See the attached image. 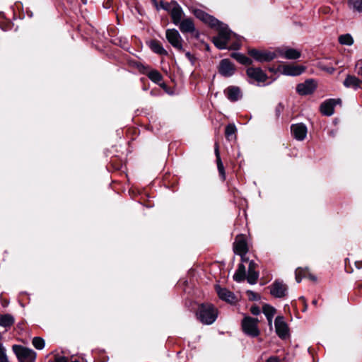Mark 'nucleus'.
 Masks as SVG:
<instances>
[{"label":"nucleus","mask_w":362,"mask_h":362,"mask_svg":"<svg viewBox=\"0 0 362 362\" xmlns=\"http://www.w3.org/2000/svg\"><path fill=\"white\" fill-rule=\"evenodd\" d=\"M197 315L200 322L204 325H211L218 317V310L212 304H202Z\"/></svg>","instance_id":"1"},{"label":"nucleus","mask_w":362,"mask_h":362,"mask_svg":"<svg viewBox=\"0 0 362 362\" xmlns=\"http://www.w3.org/2000/svg\"><path fill=\"white\" fill-rule=\"evenodd\" d=\"M217 26H218V34L212 38V42L219 49H227L232 35H235V34L231 32L227 25L221 23Z\"/></svg>","instance_id":"2"},{"label":"nucleus","mask_w":362,"mask_h":362,"mask_svg":"<svg viewBox=\"0 0 362 362\" xmlns=\"http://www.w3.org/2000/svg\"><path fill=\"white\" fill-rule=\"evenodd\" d=\"M12 349L19 362H35L36 353L33 350L17 344L13 345Z\"/></svg>","instance_id":"3"},{"label":"nucleus","mask_w":362,"mask_h":362,"mask_svg":"<svg viewBox=\"0 0 362 362\" xmlns=\"http://www.w3.org/2000/svg\"><path fill=\"white\" fill-rule=\"evenodd\" d=\"M248 54L258 62H268L277 57L276 50L269 51L265 49H250Z\"/></svg>","instance_id":"4"},{"label":"nucleus","mask_w":362,"mask_h":362,"mask_svg":"<svg viewBox=\"0 0 362 362\" xmlns=\"http://www.w3.org/2000/svg\"><path fill=\"white\" fill-rule=\"evenodd\" d=\"M257 323L258 320L257 318L245 317L242 321L243 331L252 337H257L259 334Z\"/></svg>","instance_id":"5"},{"label":"nucleus","mask_w":362,"mask_h":362,"mask_svg":"<svg viewBox=\"0 0 362 362\" xmlns=\"http://www.w3.org/2000/svg\"><path fill=\"white\" fill-rule=\"evenodd\" d=\"M165 37L168 42L177 50L183 52V42L180 33L175 28L167 29L165 31Z\"/></svg>","instance_id":"6"},{"label":"nucleus","mask_w":362,"mask_h":362,"mask_svg":"<svg viewBox=\"0 0 362 362\" xmlns=\"http://www.w3.org/2000/svg\"><path fill=\"white\" fill-rule=\"evenodd\" d=\"M317 88V83L313 79H307L303 83H300L296 86V92L300 95H307L312 94Z\"/></svg>","instance_id":"7"},{"label":"nucleus","mask_w":362,"mask_h":362,"mask_svg":"<svg viewBox=\"0 0 362 362\" xmlns=\"http://www.w3.org/2000/svg\"><path fill=\"white\" fill-rule=\"evenodd\" d=\"M246 73L250 78V83L253 81L258 83H264L267 79V74L260 68L249 67L247 69Z\"/></svg>","instance_id":"8"},{"label":"nucleus","mask_w":362,"mask_h":362,"mask_svg":"<svg viewBox=\"0 0 362 362\" xmlns=\"http://www.w3.org/2000/svg\"><path fill=\"white\" fill-rule=\"evenodd\" d=\"M270 293L275 298H284L286 296L288 286L282 281L276 280L269 286Z\"/></svg>","instance_id":"9"},{"label":"nucleus","mask_w":362,"mask_h":362,"mask_svg":"<svg viewBox=\"0 0 362 362\" xmlns=\"http://www.w3.org/2000/svg\"><path fill=\"white\" fill-rule=\"evenodd\" d=\"M234 64L228 59H222L220 62L218 71L224 77H230L235 73Z\"/></svg>","instance_id":"10"},{"label":"nucleus","mask_w":362,"mask_h":362,"mask_svg":"<svg viewBox=\"0 0 362 362\" xmlns=\"http://www.w3.org/2000/svg\"><path fill=\"white\" fill-rule=\"evenodd\" d=\"M341 99H329L323 102L320 105V111L322 115L331 116L334 113V108L337 104H341Z\"/></svg>","instance_id":"11"},{"label":"nucleus","mask_w":362,"mask_h":362,"mask_svg":"<svg viewBox=\"0 0 362 362\" xmlns=\"http://www.w3.org/2000/svg\"><path fill=\"white\" fill-rule=\"evenodd\" d=\"M234 252L243 258L248 251L247 242L243 235H238L233 246Z\"/></svg>","instance_id":"12"},{"label":"nucleus","mask_w":362,"mask_h":362,"mask_svg":"<svg viewBox=\"0 0 362 362\" xmlns=\"http://www.w3.org/2000/svg\"><path fill=\"white\" fill-rule=\"evenodd\" d=\"M291 130L293 137L298 141L304 140L308 132L307 127L303 123L292 124Z\"/></svg>","instance_id":"13"},{"label":"nucleus","mask_w":362,"mask_h":362,"mask_svg":"<svg viewBox=\"0 0 362 362\" xmlns=\"http://www.w3.org/2000/svg\"><path fill=\"white\" fill-rule=\"evenodd\" d=\"M194 15L197 18L209 24L211 27H216L220 24V22L216 18H215L212 16L209 15L208 13H205L202 10H195Z\"/></svg>","instance_id":"14"},{"label":"nucleus","mask_w":362,"mask_h":362,"mask_svg":"<svg viewBox=\"0 0 362 362\" xmlns=\"http://www.w3.org/2000/svg\"><path fill=\"white\" fill-rule=\"evenodd\" d=\"M276 332L277 335L282 339H284L288 335V327L281 316H277L274 322Z\"/></svg>","instance_id":"15"},{"label":"nucleus","mask_w":362,"mask_h":362,"mask_svg":"<svg viewBox=\"0 0 362 362\" xmlns=\"http://www.w3.org/2000/svg\"><path fill=\"white\" fill-rule=\"evenodd\" d=\"M216 292L218 297L228 303H233L235 302V296L234 293L226 288H221L219 286H216Z\"/></svg>","instance_id":"16"},{"label":"nucleus","mask_w":362,"mask_h":362,"mask_svg":"<svg viewBox=\"0 0 362 362\" xmlns=\"http://www.w3.org/2000/svg\"><path fill=\"white\" fill-rule=\"evenodd\" d=\"M305 70V67L301 65H286L283 67V74L286 76H299Z\"/></svg>","instance_id":"17"},{"label":"nucleus","mask_w":362,"mask_h":362,"mask_svg":"<svg viewBox=\"0 0 362 362\" xmlns=\"http://www.w3.org/2000/svg\"><path fill=\"white\" fill-rule=\"evenodd\" d=\"M257 264L251 260L249 263L247 280L250 284H255L259 278V272L256 271Z\"/></svg>","instance_id":"18"},{"label":"nucleus","mask_w":362,"mask_h":362,"mask_svg":"<svg viewBox=\"0 0 362 362\" xmlns=\"http://www.w3.org/2000/svg\"><path fill=\"white\" fill-rule=\"evenodd\" d=\"M276 53L277 56L279 55L287 59H296L300 57V52L293 48L286 49H276Z\"/></svg>","instance_id":"19"},{"label":"nucleus","mask_w":362,"mask_h":362,"mask_svg":"<svg viewBox=\"0 0 362 362\" xmlns=\"http://www.w3.org/2000/svg\"><path fill=\"white\" fill-rule=\"evenodd\" d=\"M178 25L182 33H193L196 31L193 21L189 18L182 20Z\"/></svg>","instance_id":"20"},{"label":"nucleus","mask_w":362,"mask_h":362,"mask_svg":"<svg viewBox=\"0 0 362 362\" xmlns=\"http://www.w3.org/2000/svg\"><path fill=\"white\" fill-rule=\"evenodd\" d=\"M225 93L228 99L232 102L238 100L242 95L240 89L237 86H230L226 90Z\"/></svg>","instance_id":"21"},{"label":"nucleus","mask_w":362,"mask_h":362,"mask_svg":"<svg viewBox=\"0 0 362 362\" xmlns=\"http://www.w3.org/2000/svg\"><path fill=\"white\" fill-rule=\"evenodd\" d=\"M15 322L14 317L11 314H0V327L7 331Z\"/></svg>","instance_id":"22"},{"label":"nucleus","mask_w":362,"mask_h":362,"mask_svg":"<svg viewBox=\"0 0 362 362\" xmlns=\"http://www.w3.org/2000/svg\"><path fill=\"white\" fill-rule=\"evenodd\" d=\"M170 14L173 23L175 25H178V24L182 21V15H183V11H182L181 6L178 4H177Z\"/></svg>","instance_id":"23"},{"label":"nucleus","mask_w":362,"mask_h":362,"mask_svg":"<svg viewBox=\"0 0 362 362\" xmlns=\"http://www.w3.org/2000/svg\"><path fill=\"white\" fill-rule=\"evenodd\" d=\"M361 83V81L355 76L348 75L344 81V86L346 88H352L355 90L358 89Z\"/></svg>","instance_id":"24"},{"label":"nucleus","mask_w":362,"mask_h":362,"mask_svg":"<svg viewBox=\"0 0 362 362\" xmlns=\"http://www.w3.org/2000/svg\"><path fill=\"white\" fill-rule=\"evenodd\" d=\"M151 49L160 55L168 56V51L163 47L162 44L158 40H151L149 44Z\"/></svg>","instance_id":"25"},{"label":"nucleus","mask_w":362,"mask_h":362,"mask_svg":"<svg viewBox=\"0 0 362 362\" xmlns=\"http://www.w3.org/2000/svg\"><path fill=\"white\" fill-rule=\"evenodd\" d=\"M245 277L246 269L245 265L241 263L238 265V268L233 276V279L237 282H240L245 280Z\"/></svg>","instance_id":"26"},{"label":"nucleus","mask_w":362,"mask_h":362,"mask_svg":"<svg viewBox=\"0 0 362 362\" xmlns=\"http://www.w3.org/2000/svg\"><path fill=\"white\" fill-rule=\"evenodd\" d=\"M230 56L243 65H250L252 63V60L250 58L239 52H233Z\"/></svg>","instance_id":"27"},{"label":"nucleus","mask_w":362,"mask_h":362,"mask_svg":"<svg viewBox=\"0 0 362 362\" xmlns=\"http://www.w3.org/2000/svg\"><path fill=\"white\" fill-rule=\"evenodd\" d=\"M347 4L353 11L362 13V0H348Z\"/></svg>","instance_id":"28"},{"label":"nucleus","mask_w":362,"mask_h":362,"mask_svg":"<svg viewBox=\"0 0 362 362\" xmlns=\"http://www.w3.org/2000/svg\"><path fill=\"white\" fill-rule=\"evenodd\" d=\"M237 131V128L234 124H229L226 126L225 129V135L228 140L232 139L233 137H235V134Z\"/></svg>","instance_id":"29"},{"label":"nucleus","mask_w":362,"mask_h":362,"mask_svg":"<svg viewBox=\"0 0 362 362\" xmlns=\"http://www.w3.org/2000/svg\"><path fill=\"white\" fill-rule=\"evenodd\" d=\"M339 42L341 45L351 46L354 44V39L350 34H344L339 37Z\"/></svg>","instance_id":"30"},{"label":"nucleus","mask_w":362,"mask_h":362,"mask_svg":"<svg viewBox=\"0 0 362 362\" xmlns=\"http://www.w3.org/2000/svg\"><path fill=\"white\" fill-rule=\"evenodd\" d=\"M262 311L267 318L274 317L276 313L275 308L268 304L263 306Z\"/></svg>","instance_id":"31"},{"label":"nucleus","mask_w":362,"mask_h":362,"mask_svg":"<svg viewBox=\"0 0 362 362\" xmlns=\"http://www.w3.org/2000/svg\"><path fill=\"white\" fill-rule=\"evenodd\" d=\"M148 77L156 83H158L162 80V75L156 70L149 71Z\"/></svg>","instance_id":"32"},{"label":"nucleus","mask_w":362,"mask_h":362,"mask_svg":"<svg viewBox=\"0 0 362 362\" xmlns=\"http://www.w3.org/2000/svg\"><path fill=\"white\" fill-rule=\"evenodd\" d=\"M32 343L34 347L39 350L42 349L45 345V340L42 338L38 337H34Z\"/></svg>","instance_id":"33"},{"label":"nucleus","mask_w":362,"mask_h":362,"mask_svg":"<svg viewBox=\"0 0 362 362\" xmlns=\"http://www.w3.org/2000/svg\"><path fill=\"white\" fill-rule=\"evenodd\" d=\"M0 362H9L6 354V349L3 344H0Z\"/></svg>","instance_id":"34"},{"label":"nucleus","mask_w":362,"mask_h":362,"mask_svg":"<svg viewBox=\"0 0 362 362\" xmlns=\"http://www.w3.org/2000/svg\"><path fill=\"white\" fill-rule=\"evenodd\" d=\"M216 163H217V168H218L219 175L221 176L222 180H225V179H226V173H225L224 166H223V163L221 161V159L218 158V160H216Z\"/></svg>","instance_id":"35"},{"label":"nucleus","mask_w":362,"mask_h":362,"mask_svg":"<svg viewBox=\"0 0 362 362\" xmlns=\"http://www.w3.org/2000/svg\"><path fill=\"white\" fill-rule=\"evenodd\" d=\"M247 293L250 300H259L260 299V296L254 291H247Z\"/></svg>","instance_id":"36"},{"label":"nucleus","mask_w":362,"mask_h":362,"mask_svg":"<svg viewBox=\"0 0 362 362\" xmlns=\"http://www.w3.org/2000/svg\"><path fill=\"white\" fill-rule=\"evenodd\" d=\"M250 312L254 315H258L260 313V310L258 306L255 305L251 307Z\"/></svg>","instance_id":"37"},{"label":"nucleus","mask_w":362,"mask_h":362,"mask_svg":"<svg viewBox=\"0 0 362 362\" xmlns=\"http://www.w3.org/2000/svg\"><path fill=\"white\" fill-rule=\"evenodd\" d=\"M54 362H68V360L65 356H56Z\"/></svg>","instance_id":"38"},{"label":"nucleus","mask_w":362,"mask_h":362,"mask_svg":"<svg viewBox=\"0 0 362 362\" xmlns=\"http://www.w3.org/2000/svg\"><path fill=\"white\" fill-rule=\"evenodd\" d=\"M185 56L191 62L192 64H194L195 57L192 54H191L189 52H187L185 53Z\"/></svg>","instance_id":"39"},{"label":"nucleus","mask_w":362,"mask_h":362,"mask_svg":"<svg viewBox=\"0 0 362 362\" xmlns=\"http://www.w3.org/2000/svg\"><path fill=\"white\" fill-rule=\"evenodd\" d=\"M300 269H296V281L298 282V283H300L302 280V277L300 276Z\"/></svg>","instance_id":"40"},{"label":"nucleus","mask_w":362,"mask_h":362,"mask_svg":"<svg viewBox=\"0 0 362 362\" xmlns=\"http://www.w3.org/2000/svg\"><path fill=\"white\" fill-rule=\"evenodd\" d=\"M215 154L216 157V160H218V158H221V156L219 154L218 146L217 144H216L215 145Z\"/></svg>","instance_id":"41"},{"label":"nucleus","mask_w":362,"mask_h":362,"mask_svg":"<svg viewBox=\"0 0 362 362\" xmlns=\"http://www.w3.org/2000/svg\"><path fill=\"white\" fill-rule=\"evenodd\" d=\"M282 110H283V106H282L281 104H279V105L276 107V115H277V116H279V115H280L281 112L282 111Z\"/></svg>","instance_id":"42"},{"label":"nucleus","mask_w":362,"mask_h":362,"mask_svg":"<svg viewBox=\"0 0 362 362\" xmlns=\"http://www.w3.org/2000/svg\"><path fill=\"white\" fill-rule=\"evenodd\" d=\"M266 362H279V360L276 356H272Z\"/></svg>","instance_id":"43"},{"label":"nucleus","mask_w":362,"mask_h":362,"mask_svg":"<svg viewBox=\"0 0 362 362\" xmlns=\"http://www.w3.org/2000/svg\"><path fill=\"white\" fill-rule=\"evenodd\" d=\"M240 47V45L238 43H234L229 47L230 49H238Z\"/></svg>","instance_id":"44"},{"label":"nucleus","mask_w":362,"mask_h":362,"mask_svg":"<svg viewBox=\"0 0 362 362\" xmlns=\"http://www.w3.org/2000/svg\"><path fill=\"white\" fill-rule=\"evenodd\" d=\"M267 320H268V324L269 326H272V320H273V317H271V318H267Z\"/></svg>","instance_id":"45"},{"label":"nucleus","mask_w":362,"mask_h":362,"mask_svg":"<svg viewBox=\"0 0 362 362\" xmlns=\"http://www.w3.org/2000/svg\"><path fill=\"white\" fill-rule=\"evenodd\" d=\"M242 262H247L248 259L245 257V255H243V259L241 257Z\"/></svg>","instance_id":"46"},{"label":"nucleus","mask_w":362,"mask_h":362,"mask_svg":"<svg viewBox=\"0 0 362 362\" xmlns=\"http://www.w3.org/2000/svg\"><path fill=\"white\" fill-rule=\"evenodd\" d=\"M312 304H313V305H317V300H315H315H313L312 301Z\"/></svg>","instance_id":"47"},{"label":"nucleus","mask_w":362,"mask_h":362,"mask_svg":"<svg viewBox=\"0 0 362 362\" xmlns=\"http://www.w3.org/2000/svg\"><path fill=\"white\" fill-rule=\"evenodd\" d=\"M199 32H198V31H197V32H196V33H195V35H194V37H195L196 38H199Z\"/></svg>","instance_id":"48"},{"label":"nucleus","mask_w":362,"mask_h":362,"mask_svg":"<svg viewBox=\"0 0 362 362\" xmlns=\"http://www.w3.org/2000/svg\"><path fill=\"white\" fill-rule=\"evenodd\" d=\"M334 71V68H332L329 70V72L332 73Z\"/></svg>","instance_id":"49"},{"label":"nucleus","mask_w":362,"mask_h":362,"mask_svg":"<svg viewBox=\"0 0 362 362\" xmlns=\"http://www.w3.org/2000/svg\"><path fill=\"white\" fill-rule=\"evenodd\" d=\"M1 338H2V334H1V333L0 332V340L1 339Z\"/></svg>","instance_id":"50"}]
</instances>
